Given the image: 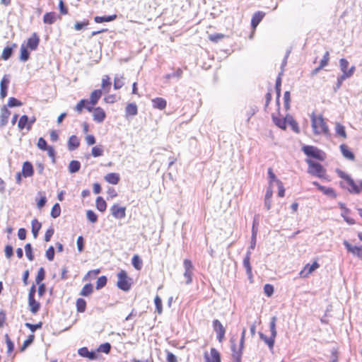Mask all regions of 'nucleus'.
Returning <instances> with one entry per match:
<instances>
[{
	"label": "nucleus",
	"mask_w": 362,
	"mask_h": 362,
	"mask_svg": "<svg viewBox=\"0 0 362 362\" xmlns=\"http://www.w3.org/2000/svg\"><path fill=\"white\" fill-rule=\"evenodd\" d=\"M313 185L317 186V188L321 192H322L325 194L332 197H336V193L334 192V191L332 188L323 187V186L319 185L317 182H314Z\"/></svg>",
	"instance_id": "nucleus-22"
},
{
	"label": "nucleus",
	"mask_w": 362,
	"mask_h": 362,
	"mask_svg": "<svg viewBox=\"0 0 362 362\" xmlns=\"http://www.w3.org/2000/svg\"><path fill=\"white\" fill-rule=\"evenodd\" d=\"M349 63L346 59H341L339 60V66L342 72L348 71V66Z\"/></svg>",
	"instance_id": "nucleus-54"
},
{
	"label": "nucleus",
	"mask_w": 362,
	"mask_h": 362,
	"mask_svg": "<svg viewBox=\"0 0 362 362\" xmlns=\"http://www.w3.org/2000/svg\"><path fill=\"white\" fill-rule=\"evenodd\" d=\"M21 102L15 98L11 97L8 99V106L10 107L21 106Z\"/></svg>",
	"instance_id": "nucleus-52"
},
{
	"label": "nucleus",
	"mask_w": 362,
	"mask_h": 362,
	"mask_svg": "<svg viewBox=\"0 0 362 362\" xmlns=\"http://www.w3.org/2000/svg\"><path fill=\"white\" fill-rule=\"evenodd\" d=\"M93 292V286L90 284H86L81 291L80 295L87 296Z\"/></svg>",
	"instance_id": "nucleus-42"
},
{
	"label": "nucleus",
	"mask_w": 362,
	"mask_h": 362,
	"mask_svg": "<svg viewBox=\"0 0 362 362\" xmlns=\"http://www.w3.org/2000/svg\"><path fill=\"white\" fill-rule=\"evenodd\" d=\"M329 59V52H326L320 62L321 67L326 66L328 64Z\"/></svg>",
	"instance_id": "nucleus-60"
},
{
	"label": "nucleus",
	"mask_w": 362,
	"mask_h": 362,
	"mask_svg": "<svg viewBox=\"0 0 362 362\" xmlns=\"http://www.w3.org/2000/svg\"><path fill=\"white\" fill-rule=\"evenodd\" d=\"M45 272L44 268L41 267L39 269L37 272V276L35 278V281L37 284H40V282L45 279Z\"/></svg>",
	"instance_id": "nucleus-46"
},
{
	"label": "nucleus",
	"mask_w": 362,
	"mask_h": 362,
	"mask_svg": "<svg viewBox=\"0 0 362 362\" xmlns=\"http://www.w3.org/2000/svg\"><path fill=\"white\" fill-rule=\"evenodd\" d=\"M93 119L97 122H103L105 118V112L103 108L98 107L93 110Z\"/></svg>",
	"instance_id": "nucleus-15"
},
{
	"label": "nucleus",
	"mask_w": 362,
	"mask_h": 362,
	"mask_svg": "<svg viewBox=\"0 0 362 362\" xmlns=\"http://www.w3.org/2000/svg\"><path fill=\"white\" fill-rule=\"evenodd\" d=\"M117 18V15H111L107 16H95L94 21L97 23L103 22H111Z\"/></svg>",
	"instance_id": "nucleus-27"
},
{
	"label": "nucleus",
	"mask_w": 362,
	"mask_h": 362,
	"mask_svg": "<svg viewBox=\"0 0 362 362\" xmlns=\"http://www.w3.org/2000/svg\"><path fill=\"white\" fill-rule=\"evenodd\" d=\"M28 303L30 311L35 314L40 308V304L35 300V298H28Z\"/></svg>",
	"instance_id": "nucleus-29"
},
{
	"label": "nucleus",
	"mask_w": 362,
	"mask_h": 362,
	"mask_svg": "<svg viewBox=\"0 0 362 362\" xmlns=\"http://www.w3.org/2000/svg\"><path fill=\"white\" fill-rule=\"evenodd\" d=\"M31 226L33 237L36 238L38 235V232L40 230L42 225L37 219L35 218L32 221Z\"/></svg>",
	"instance_id": "nucleus-30"
},
{
	"label": "nucleus",
	"mask_w": 362,
	"mask_h": 362,
	"mask_svg": "<svg viewBox=\"0 0 362 362\" xmlns=\"http://www.w3.org/2000/svg\"><path fill=\"white\" fill-rule=\"evenodd\" d=\"M22 174L25 177H31L33 175V167L31 163L26 161L23 164Z\"/></svg>",
	"instance_id": "nucleus-19"
},
{
	"label": "nucleus",
	"mask_w": 362,
	"mask_h": 362,
	"mask_svg": "<svg viewBox=\"0 0 362 362\" xmlns=\"http://www.w3.org/2000/svg\"><path fill=\"white\" fill-rule=\"evenodd\" d=\"M111 349V345L110 343H104L99 346L98 351L109 354Z\"/></svg>",
	"instance_id": "nucleus-45"
},
{
	"label": "nucleus",
	"mask_w": 362,
	"mask_h": 362,
	"mask_svg": "<svg viewBox=\"0 0 362 362\" xmlns=\"http://www.w3.org/2000/svg\"><path fill=\"white\" fill-rule=\"evenodd\" d=\"M250 256H251V252L250 250H247L246 255L243 259V266L245 269H246L247 274L250 276H252V267L250 265Z\"/></svg>",
	"instance_id": "nucleus-20"
},
{
	"label": "nucleus",
	"mask_w": 362,
	"mask_h": 362,
	"mask_svg": "<svg viewBox=\"0 0 362 362\" xmlns=\"http://www.w3.org/2000/svg\"><path fill=\"white\" fill-rule=\"evenodd\" d=\"M25 255H26V257H28V259L30 261H33L34 259V256L32 252V246L30 243H27L25 245Z\"/></svg>",
	"instance_id": "nucleus-48"
},
{
	"label": "nucleus",
	"mask_w": 362,
	"mask_h": 362,
	"mask_svg": "<svg viewBox=\"0 0 362 362\" xmlns=\"http://www.w3.org/2000/svg\"><path fill=\"white\" fill-rule=\"evenodd\" d=\"M46 257L49 260L52 261L54 257V249L52 246H50L46 251Z\"/></svg>",
	"instance_id": "nucleus-59"
},
{
	"label": "nucleus",
	"mask_w": 362,
	"mask_h": 362,
	"mask_svg": "<svg viewBox=\"0 0 362 362\" xmlns=\"http://www.w3.org/2000/svg\"><path fill=\"white\" fill-rule=\"evenodd\" d=\"M5 338H6V343L7 348H8V353L10 354L13 351L14 344L10 339L8 334L5 335Z\"/></svg>",
	"instance_id": "nucleus-58"
},
{
	"label": "nucleus",
	"mask_w": 362,
	"mask_h": 362,
	"mask_svg": "<svg viewBox=\"0 0 362 362\" xmlns=\"http://www.w3.org/2000/svg\"><path fill=\"white\" fill-rule=\"evenodd\" d=\"M117 286L118 288H119L121 290L127 291L131 288V279L128 278L127 274L125 271L121 270L117 274Z\"/></svg>",
	"instance_id": "nucleus-4"
},
{
	"label": "nucleus",
	"mask_w": 362,
	"mask_h": 362,
	"mask_svg": "<svg viewBox=\"0 0 362 362\" xmlns=\"http://www.w3.org/2000/svg\"><path fill=\"white\" fill-rule=\"evenodd\" d=\"M61 214V208L58 203H56L52 209L51 211V216L54 218H56L60 216Z\"/></svg>",
	"instance_id": "nucleus-41"
},
{
	"label": "nucleus",
	"mask_w": 362,
	"mask_h": 362,
	"mask_svg": "<svg viewBox=\"0 0 362 362\" xmlns=\"http://www.w3.org/2000/svg\"><path fill=\"white\" fill-rule=\"evenodd\" d=\"M341 152L343 156L349 160H354V154L348 148V147L342 144L340 146Z\"/></svg>",
	"instance_id": "nucleus-25"
},
{
	"label": "nucleus",
	"mask_w": 362,
	"mask_h": 362,
	"mask_svg": "<svg viewBox=\"0 0 362 362\" xmlns=\"http://www.w3.org/2000/svg\"><path fill=\"white\" fill-rule=\"evenodd\" d=\"M109 80H110V78L107 75H105L103 77L101 86L103 89H105L106 88H110V82L109 81ZM107 91L108 92L109 89H107Z\"/></svg>",
	"instance_id": "nucleus-57"
},
{
	"label": "nucleus",
	"mask_w": 362,
	"mask_h": 362,
	"mask_svg": "<svg viewBox=\"0 0 362 362\" xmlns=\"http://www.w3.org/2000/svg\"><path fill=\"white\" fill-rule=\"evenodd\" d=\"M153 107L159 110H163L166 107V100L162 98H156L152 100Z\"/></svg>",
	"instance_id": "nucleus-23"
},
{
	"label": "nucleus",
	"mask_w": 362,
	"mask_h": 362,
	"mask_svg": "<svg viewBox=\"0 0 362 362\" xmlns=\"http://www.w3.org/2000/svg\"><path fill=\"white\" fill-rule=\"evenodd\" d=\"M265 13L262 11H257L252 16L251 25L253 29H255L258 24L261 22L262 18H264Z\"/></svg>",
	"instance_id": "nucleus-18"
},
{
	"label": "nucleus",
	"mask_w": 362,
	"mask_h": 362,
	"mask_svg": "<svg viewBox=\"0 0 362 362\" xmlns=\"http://www.w3.org/2000/svg\"><path fill=\"white\" fill-rule=\"evenodd\" d=\"M287 124H288L291 129L296 133L299 132V128L297 122L293 119L291 115H287Z\"/></svg>",
	"instance_id": "nucleus-37"
},
{
	"label": "nucleus",
	"mask_w": 362,
	"mask_h": 362,
	"mask_svg": "<svg viewBox=\"0 0 362 362\" xmlns=\"http://www.w3.org/2000/svg\"><path fill=\"white\" fill-rule=\"evenodd\" d=\"M34 340V335H30L28 338L24 341L23 344L21 347V351H23L29 346Z\"/></svg>",
	"instance_id": "nucleus-64"
},
{
	"label": "nucleus",
	"mask_w": 362,
	"mask_h": 362,
	"mask_svg": "<svg viewBox=\"0 0 362 362\" xmlns=\"http://www.w3.org/2000/svg\"><path fill=\"white\" fill-rule=\"evenodd\" d=\"M40 39L37 34L34 33L30 38L28 40L27 47L30 48L31 50H35L37 49L39 45Z\"/></svg>",
	"instance_id": "nucleus-17"
},
{
	"label": "nucleus",
	"mask_w": 362,
	"mask_h": 362,
	"mask_svg": "<svg viewBox=\"0 0 362 362\" xmlns=\"http://www.w3.org/2000/svg\"><path fill=\"white\" fill-rule=\"evenodd\" d=\"M123 79H124V77L122 76H119V75L115 76V77L114 78V88L115 90H118L123 86V85H124Z\"/></svg>",
	"instance_id": "nucleus-36"
},
{
	"label": "nucleus",
	"mask_w": 362,
	"mask_h": 362,
	"mask_svg": "<svg viewBox=\"0 0 362 362\" xmlns=\"http://www.w3.org/2000/svg\"><path fill=\"white\" fill-rule=\"evenodd\" d=\"M25 327H28V329H30V330L32 332H35L37 329H40L41 328L42 325V322H39L38 324H35V325H33V324H30L29 322H26L25 324Z\"/></svg>",
	"instance_id": "nucleus-56"
},
{
	"label": "nucleus",
	"mask_w": 362,
	"mask_h": 362,
	"mask_svg": "<svg viewBox=\"0 0 362 362\" xmlns=\"http://www.w3.org/2000/svg\"><path fill=\"white\" fill-rule=\"evenodd\" d=\"M310 118L312 128L315 134H327L329 133V128L325 122L322 115H320L317 116L313 113L310 115Z\"/></svg>",
	"instance_id": "nucleus-1"
},
{
	"label": "nucleus",
	"mask_w": 362,
	"mask_h": 362,
	"mask_svg": "<svg viewBox=\"0 0 362 362\" xmlns=\"http://www.w3.org/2000/svg\"><path fill=\"white\" fill-rule=\"evenodd\" d=\"M264 293L267 296H271L273 293H274V287L273 286H272L271 284H266L264 285Z\"/></svg>",
	"instance_id": "nucleus-61"
},
{
	"label": "nucleus",
	"mask_w": 362,
	"mask_h": 362,
	"mask_svg": "<svg viewBox=\"0 0 362 362\" xmlns=\"http://www.w3.org/2000/svg\"><path fill=\"white\" fill-rule=\"evenodd\" d=\"M16 47V45L13 44V47H5L2 52V55H1L2 59L4 60H8L11 57V56L13 53V47Z\"/></svg>",
	"instance_id": "nucleus-33"
},
{
	"label": "nucleus",
	"mask_w": 362,
	"mask_h": 362,
	"mask_svg": "<svg viewBox=\"0 0 362 362\" xmlns=\"http://www.w3.org/2000/svg\"><path fill=\"white\" fill-rule=\"evenodd\" d=\"M308 164V173L317 176L318 177H322L325 175V170L323 167L318 163L314 162L311 160H307Z\"/></svg>",
	"instance_id": "nucleus-5"
},
{
	"label": "nucleus",
	"mask_w": 362,
	"mask_h": 362,
	"mask_svg": "<svg viewBox=\"0 0 362 362\" xmlns=\"http://www.w3.org/2000/svg\"><path fill=\"white\" fill-rule=\"evenodd\" d=\"M86 302L83 298H78L76 300L77 310L79 313H83L86 310Z\"/></svg>",
	"instance_id": "nucleus-40"
},
{
	"label": "nucleus",
	"mask_w": 362,
	"mask_h": 362,
	"mask_svg": "<svg viewBox=\"0 0 362 362\" xmlns=\"http://www.w3.org/2000/svg\"><path fill=\"white\" fill-rule=\"evenodd\" d=\"M223 37H224V35L221 34V33H215V34L210 35L209 36V40L214 42H218V41L222 40Z\"/></svg>",
	"instance_id": "nucleus-53"
},
{
	"label": "nucleus",
	"mask_w": 362,
	"mask_h": 362,
	"mask_svg": "<svg viewBox=\"0 0 362 362\" xmlns=\"http://www.w3.org/2000/svg\"><path fill=\"white\" fill-rule=\"evenodd\" d=\"M132 264L137 270H140L142 267V260L136 255L132 257Z\"/></svg>",
	"instance_id": "nucleus-38"
},
{
	"label": "nucleus",
	"mask_w": 362,
	"mask_h": 362,
	"mask_svg": "<svg viewBox=\"0 0 362 362\" xmlns=\"http://www.w3.org/2000/svg\"><path fill=\"white\" fill-rule=\"evenodd\" d=\"M319 266L320 265L317 262H313L312 264H306L300 272V276L303 278L308 276L311 273L317 269Z\"/></svg>",
	"instance_id": "nucleus-11"
},
{
	"label": "nucleus",
	"mask_w": 362,
	"mask_h": 362,
	"mask_svg": "<svg viewBox=\"0 0 362 362\" xmlns=\"http://www.w3.org/2000/svg\"><path fill=\"white\" fill-rule=\"evenodd\" d=\"M111 214L117 219H122L126 216V207L113 204L110 208Z\"/></svg>",
	"instance_id": "nucleus-8"
},
{
	"label": "nucleus",
	"mask_w": 362,
	"mask_h": 362,
	"mask_svg": "<svg viewBox=\"0 0 362 362\" xmlns=\"http://www.w3.org/2000/svg\"><path fill=\"white\" fill-rule=\"evenodd\" d=\"M204 358L206 362H221L220 354L214 348L211 349L210 354L206 352L204 354Z\"/></svg>",
	"instance_id": "nucleus-12"
},
{
	"label": "nucleus",
	"mask_w": 362,
	"mask_h": 362,
	"mask_svg": "<svg viewBox=\"0 0 362 362\" xmlns=\"http://www.w3.org/2000/svg\"><path fill=\"white\" fill-rule=\"evenodd\" d=\"M185 272L184 277L186 279V284H189L192 282V275L193 270V265L189 259H185L184 262Z\"/></svg>",
	"instance_id": "nucleus-9"
},
{
	"label": "nucleus",
	"mask_w": 362,
	"mask_h": 362,
	"mask_svg": "<svg viewBox=\"0 0 362 362\" xmlns=\"http://www.w3.org/2000/svg\"><path fill=\"white\" fill-rule=\"evenodd\" d=\"M81 163L78 160H71L69 165V171L71 173H75L80 170Z\"/></svg>",
	"instance_id": "nucleus-31"
},
{
	"label": "nucleus",
	"mask_w": 362,
	"mask_h": 362,
	"mask_svg": "<svg viewBox=\"0 0 362 362\" xmlns=\"http://www.w3.org/2000/svg\"><path fill=\"white\" fill-rule=\"evenodd\" d=\"M28 124V117L26 115H23L21 117L18 123V127L20 129H23L25 128L26 124Z\"/></svg>",
	"instance_id": "nucleus-50"
},
{
	"label": "nucleus",
	"mask_w": 362,
	"mask_h": 362,
	"mask_svg": "<svg viewBox=\"0 0 362 362\" xmlns=\"http://www.w3.org/2000/svg\"><path fill=\"white\" fill-rule=\"evenodd\" d=\"M245 332L246 329L245 328H243L242 334H241V339L240 341V347L238 350L236 349V344L235 343V340L231 339V349L233 351V358L235 361V362H240L241 361V356H242V350L243 348V344L245 341Z\"/></svg>",
	"instance_id": "nucleus-3"
},
{
	"label": "nucleus",
	"mask_w": 362,
	"mask_h": 362,
	"mask_svg": "<svg viewBox=\"0 0 362 362\" xmlns=\"http://www.w3.org/2000/svg\"><path fill=\"white\" fill-rule=\"evenodd\" d=\"M154 303H155V305H156V308L157 313L158 314H161L162 311H163L162 300H161V298L158 296H156L155 297Z\"/></svg>",
	"instance_id": "nucleus-47"
},
{
	"label": "nucleus",
	"mask_w": 362,
	"mask_h": 362,
	"mask_svg": "<svg viewBox=\"0 0 362 362\" xmlns=\"http://www.w3.org/2000/svg\"><path fill=\"white\" fill-rule=\"evenodd\" d=\"M37 146L40 149L45 151L48 147V145L47 144V141L42 137H40L37 141Z\"/></svg>",
	"instance_id": "nucleus-55"
},
{
	"label": "nucleus",
	"mask_w": 362,
	"mask_h": 362,
	"mask_svg": "<svg viewBox=\"0 0 362 362\" xmlns=\"http://www.w3.org/2000/svg\"><path fill=\"white\" fill-rule=\"evenodd\" d=\"M274 124L282 129H286L287 124V115L284 118L272 116Z\"/></svg>",
	"instance_id": "nucleus-24"
},
{
	"label": "nucleus",
	"mask_w": 362,
	"mask_h": 362,
	"mask_svg": "<svg viewBox=\"0 0 362 362\" xmlns=\"http://www.w3.org/2000/svg\"><path fill=\"white\" fill-rule=\"evenodd\" d=\"M335 130L338 135H339L340 136H341L344 139L346 138L345 127L343 125H341L339 123H337L336 127H335Z\"/></svg>",
	"instance_id": "nucleus-43"
},
{
	"label": "nucleus",
	"mask_w": 362,
	"mask_h": 362,
	"mask_svg": "<svg viewBox=\"0 0 362 362\" xmlns=\"http://www.w3.org/2000/svg\"><path fill=\"white\" fill-rule=\"evenodd\" d=\"M338 175L340 177L344 179L348 185L350 186V189H349L350 192L355 193V194H359L361 190L360 187L354 182V180L347 174H346L344 172L339 170Z\"/></svg>",
	"instance_id": "nucleus-7"
},
{
	"label": "nucleus",
	"mask_w": 362,
	"mask_h": 362,
	"mask_svg": "<svg viewBox=\"0 0 362 362\" xmlns=\"http://www.w3.org/2000/svg\"><path fill=\"white\" fill-rule=\"evenodd\" d=\"M104 178L106 182L112 185H117L120 180L119 174L115 173H108L105 176Z\"/></svg>",
	"instance_id": "nucleus-21"
},
{
	"label": "nucleus",
	"mask_w": 362,
	"mask_h": 362,
	"mask_svg": "<svg viewBox=\"0 0 362 362\" xmlns=\"http://www.w3.org/2000/svg\"><path fill=\"white\" fill-rule=\"evenodd\" d=\"M79 146V140L76 136H71L68 141V148L70 151L75 150Z\"/></svg>",
	"instance_id": "nucleus-26"
},
{
	"label": "nucleus",
	"mask_w": 362,
	"mask_h": 362,
	"mask_svg": "<svg viewBox=\"0 0 362 362\" xmlns=\"http://www.w3.org/2000/svg\"><path fill=\"white\" fill-rule=\"evenodd\" d=\"M354 71H355V66H352L348 70V71L342 72L343 74L340 76H339L338 78L343 82L345 79L349 78L351 76H352L353 74H354Z\"/></svg>",
	"instance_id": "nucleus-35"
},
{
	"label": "nucleus",
	"mask_w": 362,
	"mask_h": 362,
	"mask_svg": "<svg viewBox=\"0 0 362 362\" xmlns=\"http://www.w3.org/2000/svg\"><path fill=\"white\" fill-rule=\"evenodd\" d=\"M9 82H10V81H9V77L8 75H5L1 81L0 95H1V98H4L7 95V88H8V85Z\"/></svg>",
	"instance_id": "nucleus-14"
},
{
	"label": "nucleus",
	"mask_w": 362,
	"mask_h": 362,
	"mask_svg": "<svg viewBox=\"0 0 362 362\" xmlns=\"http://www.w3.org/2000/svg\"><path fill=\"white\" fill-rule=\"evenodd\" d=\"M96 208L101 212H104L106 210L107 204L105 201L101 197H98L96 199Z\"/></svg>",
	"instance_id": "nucleus-34"
},
{
	"label": "nucleus",
	"mask_w": 362,
	"mask_h": 362,
	"mask_svg": "<svg viewBox=\"0 0 362 362\" xmlns=\"http://www.w3.org/2000/svg\"><path fill=\"white\" fill-rule=\"evenodd\" d=\"M11 115V112L6 106H3L1 109L0 115V128L4 127L7 123Z\"/></svg>",
	"instance_id": "nucleus-13"
},
{
	"label": "nucleus",
	"mask_w": 362,
	"mask_h": 362,
	"mask_svg": "<svg viewBox=\"0 0 362 362\" xmlns=\"http://www.w3.org/2000/svg\"><path fill=\"white\" fill-rule=\"evenodd\" d=\"M276 317L274 316L272 317L270 323H269V329L271 332L270 337H267L264 334L259 332V335L262 340L264 341L266 344L268 345L269 349H272L275 342V338L276 337L277 332L276 329Z\"/></svg>",
	"instance_id": "nucleus-2"
},
{
	"label": "nucleus",
	"mask_w": 362,
	"mask_h": 362,
	"mask_svg": "<svg viewBox=\"0 0 362 362\" xmlns=\"http://www.w3.org/2000/svg\"><path fill=\"white\" fill-rule=\"evenodd\" d=\"M137 106L135 103H130L126 107V114L131 116L137 115Z\"/></svg>",
	"instance_id": "nucleus-32"
},
{
	"label": "nucleus",
	"mask_w": 362,
	"mask_h": 362,
	"mask_svg": "<svg viewBox=\"0 0 362 362\" xmlns=\"http://www.w3.org/2000/svg\"><path fill=\"white\" fill-rule=\"evenodd\" d=\"M57 18H60L55 12L46 13L43 16V22L45 24H53L55 23Z\"/></svg>",
	"instance_id": "nucleus-16"
},
{
	"label": "nucleus",
	"mask_w": 362,
	"mask_h": 362,
	"mask_svg": "<svg viewBox=\"0 0 362 362\" xmlns=\"http://www.w3.org/2000/svg\"><path fill=\"white\" fill-rule=\"evenodd\" d=\"M91 153L94 157H98L103 155V148L102 146H96L93 147Z\"/></svg>",
	"instance_id": "nucleus-44"
},
{
	"label": "nucleus",
	"mask_w": 362,
	"mask_h": 362,
	"mask_svg": "<svg viewBox=\"0 0 362 362\" xmlns=\"http://www.w3.org/2000/svg\"><path fill=\"white\" fill-rule=\"evenodd\" d=\"M303 151L304 153L308 156H311L313 158L324 160L323 153L319 150L318 148L312 146H305L303 147Z\"/></svg>",
	"instance_id": "nucleus-6"
},
{
	"label": "nucleus",
	"mask_w": 362,
	"mask_h": 362,
	"mask_svg": "<svg viewBox=\"0 0 362 362\" xmlns=\"http://www.w3.org/2000/svg\"><path fill=\"white\" fill-rule=\"evenodd\" d=\"M86 217L91 223H95L98 221V216L92 210L86 211Z\"/></svg>",
	"instance_id": "nucleus-49"
},
{
	"label": "nucleus",
	"mask_w": 362,
	"mask_h": 362,
	"mask_svg": "<svg viewBox=\"0 0 362 362\" xmlns=\"http://www.w3.org/2000/svg\"><path fill=\"white\" fill-rule=\"evenodd\" d=\"M107 284V278L105 276L99 277L96 282V288L100 289L104 287Z\"/></svg>",
	"instance_id": "nucleus-51"
},
{
	"label": "nucleus",
	"mask_w": 362,
	"mask_h": 362,
	"mask_svg": "<svg viewBox=\"0 0 362 362\" xmlns=\"http://www.w3.org/2000/svg\"><path fill=\"white\" fill-rule=\"evenodd\" d=\"M284 107L286 110L289 108V103L291 100L290 92L286 91L284 95Z\"/></svg>",
	"instance_id": "nucleus-63"
},
{
	"label": "nucleus",
	"mask_w": 362,
	"mask_h": 362,
	"mask_svg": "<svg viewBox=\"0 0 362 362\" xmlns=\"http://www.w3.org/2000/svg\"><path fill=\"white\" fill-rule=\"evenodd\" d=\"M102 95L101 90H95L90 94V103L92 105H95Z\"/></svg>",
	"instance_id": "nucleus-28"
},
{
	"label": "nucleus",
	"mask_w": 362,
	"mask_h": 362,
	"mask_svg": "<svg viewBox=\"0 0 362 362\" xmlns=\"http://www.w3.org/2000/svg\"><path fill=\"white\" fill-rule=\"evenodd\" d=\"M29 52L24 45L21 47L20 59L23 62H26L29 59Z\"/></svg>",
	"instance_id": "nucleus-39"
},
{
	"label": "nucleus",
	"mask_w": 362,
	"mask_h": 362,
	"mask_svg": "<svg viewBox=\"0 0 362 362\" xmlns=\"http://www.w3.org/2000/svg\"><path fill=\"white\" fill-rule=\"evenodd\" d=\"M86 103H88V101L86 100H81L79 103L76 105L75 110L77 112H81L82 110L85 108Z\"/></svg>",
	"instance_id": "nucleus-62"
},
{
	"label": "nucleus",
	"mask_w": 362,
	"mask_h": 362,
	"mask_svg": "<svg viewBox=\"0 0 362 362\" xmlns=\"http://www.w3.org/2000/svg\"><path fill=\"white\" fill-rule=\"evenodd\" d=\"M213 327L214 331L217 333V339L219 342H222L225 336V328L218 320H214L213 321Z\"/></svg>",
	"instance_id": "nucleus-10"
}]
</instances>
